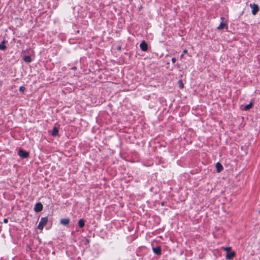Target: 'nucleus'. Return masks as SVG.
<instances>
[{"label":"nucleus","mask_w":260,"mask_h":260,"mask_svg":"<svg viewBox=\"0 0 260 260\" xmlns=\"http://www.w3.org/2000/svg\"><path fill=\"white\" fill-rule=\"evenodd\" d=\"M48 220V217H42L37 226V228L40 230H42L44 227L46 225Z\"/></svg>","instance_id":"nucleus-1"},{"label":"nucleus","mask_w":260,"mask_h":260,"mask_svg":"<svg viewBox=\"0 0 260 260\" xmlns=\"http://www.w3.org/2000/svg\"><path fill=\"white\" fill-rule=\"evenodd\" d=\"M18 155L22 158H27L29 156V153L22 149H20L18 151Z\"/></svg>","instance_id":"nucleus-2"},{"label":"nucleus","mask_w":260,"mask_h":260,"mask_svg":"<svg viewBox=\"0 0 260 260\" xmlns=\"http://www.w3.org/2000/svg\"><path fill=\"white\" fill-rule=\"evenodd\" d=\"M249 6L252 9L251 13L253 15H255L259 11V8L257 4L251 3Z\"/></svg>","instance_id":"nucleus-3"},{"label":"nucleus","mask_w":260,"mask_h":260,"mask_svg":"<svg viewBox=\"0 0 260 260\" xmlns=\"http://www.w3.org/2000/svg\"><path fill=\"white\" fill-rule=\"evenodd\" d=\"M152 250L154 253L157 255H160L161 254V247L160 245H157L155 247L153 246Z\"/></svg>","instance_id":"nucleus-4"},{"label":"nucleus","mask_w":260,"mask_h":260,"mask_svg":"<svg viewBox=\"0 0 260 260\" xmlns=\"http://www.w3.org/2000/svg\"><path fill=\"white\" fill-rule=\"evenodd\" d=\"M43 206L42 203L41 202H38L37 203L35 206L34 211L38 213L41 212L43 210Z\"/></svg>","instance_id":"nucleus-5"},{"label":"nucleus","mask_w":260,"mask_h":260,"mask_svg":"<svg viewBox=\"0 0 260 260\" xmlns=\"http://www.w3.org/2000/svg\"><path fill=\"white\" fill-rule=\"evenodd\" d=\"M140 48L143 51H147L148 50V44L144 40L142 41L140 44Z\"/></svg>","instance_id":"nucleus-6"},{"label":"nucleus","mask_w":260,"mask_h":260,"mask_svg":"<svg viewBox=\"0 0 260 260\" xmlns=\"http://www.w3.org/2000/svg\"><path fill=\"white\" fill-rule=\"evenodd\" d=\"M236 253L234 251H231L226 253L225 258L227 260H231L235 256Z\"/></svg>","instance_id":"nucleus-7"},{"label":"nucleus","mask_w":260,"mask_h":260,"mask_svg":"<svg viewBox=\"0 0 260 260\" xmlns=\"http://www.w3.org/2000/svg\"><path fill=\"white\" fill-rule=\"evenodd\" d=\"M228 28V24L226 22H221L219 25V26L217 27V29L221 30L223 29L224 28Z\"/></svg>","instance_id":"nucleus-8"},{"label":"nucleus","mask_w":260,"mask_h":260,"mask_svg":"<svg viewBox=\"0 0 260 260\" xmlns=\"http://www.w3.org/2000/svg\"><path fill=\"white\" fill-rule=\"evenodd\" d=\"M253 101H251L249 104L246 105V106H244L243 110L245 111H248L250 110L253 107Z\"/></svg>","instance_id":"nucleus-9"},{"label":"nucleus","mask_w":260,"mask_h":260,"mask_svg":"<svg viewBox=\"0 0 260 260\" xmlns=\"http://www.w3.org/2000/svg\"><path fill=\"white\" fill-rule=\"evenodd\" d=\"M70 223V219L69 218H62L60 220V223L63 225H67Z\"/></svg>","instance_id":"nucleus-10"},{"label":"nucleus","mask_w":260,"mask_h":260,"mask_svg":"<svg viewBox=\"0 0 260 260\" xmlns=\"http://www.w3.org/2000/svg\"><path fill=\"white\" fill-rule=\"evenodd\" d=\"M216 171H217V172H218V173L221 172L223 169V166L219 162H218L216 164Z\"/></svg>","instance_id":"nucleus-11"},{"label":"nucleus","mask_w":260,"mask_h":260,"mask_svg":"<svg viewBox=\"0 0 260 260\" xmlns=\"http://www.w3.org/2000/svg\"><path fill=\"white\" fill-rule=\"evenodd\" d=\"M7 42V41L4 40L2 43L0 44V50L4 51L6 49L7 46H6V43Z\"/></svg>","instance_id":"nucleus-12"},{"label":"nucleus","mask_w":260,"mask_h":260,"mask_svg":"<svg viewBox=\"0 0 260 260\" xmlns=\"http://www.w3.org/2000/svg\"><path fill=\"white\" fill-rule=\"evenodd\" d=\"M51 135L53 137L58 136V128L56 127V126L53 127Z\"/></svg>","instance_id":"nucleus-13"},{"label":"nucleus","mask_w":260,"mask_h":260,"mask_svg":"<svg viewBox=\"0 0 260 260\" xmlns=\"http://www.w3.org/2000/svg\"><path fill=\"white\" fill-rule=\"evenodd\" d=\"M23 60L28 63H30L32 61V59H31V58L30 56L29 55H25L23 57Z\"/></svg>","instance_id":"nucleus-14"},{"label":"nucleus","mask_w":260,"mask_h":260,"mask_svg":"<svg viewBox=\"0 0 260 260\" xmlns=\"http://www.w3.org/2000/svg\"><path fill=\"white\" fill-rule=\"evenodd\" d=\"M78 226L80 228H82L85 225V220L83 219H80L78 222Z\"/></svg>","instance_id":"nucleus-15"},{"label":"nucleus","mask_w":260,"mask_h":260,"mask_svg":"<svg viewBox=\"0 0 260 260\" xmlns=\"http://www.w3.org/2000/svg\"><path fill=\"white\" fill-rule=\"evenodd\" d=\"M221 249H223L224 251H226V252H230L231 251L232 247H222Z\"/></svg>","instance_id":"nucleus-16"},{"label":"nucleus","mask_w":260,"mask_h":260,"mask_svg":"<svg viewBox=\"0 0 260 260\" xmlns=\"http://www.w3.org/2000/svg\"><path fill=\"white\" fill-rule=\"evenodd\" d=\"M178 83H179V88L180 89L183 88L184 87V85H183V83L181 80H179Z\"/></svg>","instance_id":"nucleus-17"},{"label":"nucleus","mask_w":260,"mask_h":260,"mask_svg":"<svg viewBox=\"0 0 260 260\" xmlns=\"http://www.w3.org/2000/svg\"><path fill=\"white\" fill-rule=\"evenodd\" d=\"M25 90V87L21 86L19 87V90L20 92H23Z\"/></svg>","instance_id":"nucleus-18"},{"label":"nucleus","mask_w":260,"mask_h":260,"mask_svg":"<svg viewBox=\"0 0 260 260\" xmlns=\"http://www.w3.org/2000/svg\"><path fill=\"white\" fill-rule=\"evenodd\" d=\"M90 241V240L89 239L85 238L84 245H86L88 244L89 243Z\"/></svg>","instance_id":"nucleus-19"},{"label":"nucleus","mask_w":260,"mask_h":260,"mask_svg":"<svg viewBox=\"0 0 260 260\" xmlns=\"http://www.w3.org/2000/svg\"><path fill=\"white\" fill-rule=\"evenodd\" d=\"M171 60H172L173 63H174L176 61V59L175 57H173V58H172Z\"/></svg>","instance_id":"nucleus-20"},{"label":"nucleus","mask_w":260,"mask_h":260,"mask_svg":"<svg viewBox=\"0 0 260 260\" xmlns=\"http://www.w3.org/2000/svg\"><path fill=\"white\" fill-rule=\"evenodd\" d=\"M77 67L74 66V67H72L71 69L72 70L75 71L77 70Z\"/></svg>","instance_id":"nucleus-21"},{"label":"nucleus","mask_w":260,"mask_h":260,"mask_svg":"<svg viewBox=\"0 0 260 260\" xmlns=\"http://www.w3.org/2000/svg\"><path fill=\"white\" fill-rule=\"evenodd\" d=\"M4 222L6 223H8V219L7 218H5L4 219Z\"/></svg>","instance_id":"nucleus-22"},{"label":"nucleus","mask_w":260,"mask_h":260,"mask_svg":"<svg viewBox=\"0 0 260 260\" xmlns=\"http://www.w3.org/2000/svg\"><path fill=\"white\" fill-rule=\"evenodd\" d=\"M187 53V50L186 49H184L183 51V55L185 53Z\"/></svg>","instance_id":"nucleus-23"},{"label":"nucleus","mask_w":260,"mask_h":260,"mask_svg":"<svg viewBox=\"0 0 260 260\" xmlns=\"http://www.w3.org/2000/svg\"><path fill=\"white\" fill-rule=\"evenodd\" d=\"M117 50H121V46H118L117 47Z\"/></svg>","instance_id":"nucleus-24"},{"label":"nucleus","mask_w":260,"mask_h":260,"mask_svg":"<svg viewBox=\"0 0 260 260\" xmlns=\"http://www.w3.org/2000/svg\"><path fill=\"white\" fill-rule=\"evenodd\" d=\"M183 54H182L181 55H180V59H182L183 57Z\"/></svg>","instance_id":"nucleus-25"},{"label":"nucleus","mask_w":260,"mask_h":260,"mask_svg":"<svg viewBox=\"0 0 260 260\" xmlns=\"http://www.w3.org/2000/svg\"><path fill=\"white\" fill-rule=\"evenodd\" d=\"M220 19L222 20V21L224 19H225L224 17H221Z\"/></svg>","instance_id":"nucleus-26"}]
</instances>
